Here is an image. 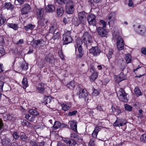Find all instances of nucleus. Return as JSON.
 Masks as SVG:
<instances>
[{"mask_svg": "<svg viewBox=\"0 0 146 146\" xmlns=\"http://www.w3.org/2000/svg\"><path fill=\"white\" fill-rule=\"evenodd\" d=\"M37 128H40L41 129H43L45 127V126L43 123H40L37 125Z\"/></svg>", "mask_w": 146, "mask_h": 146, "instance_id": "nucleus-57", "label": "nucleus"}, {"mask_svg": "<svg viewBox=\"0 0 146 146\" xmlns=\"http://www.w3.org/2000/svg\"><path fill=\"white\" fill-rule=\"evenodd\" d=\"M63 45L67 44L72 42V39L71 36V32L70 31H67L65 34L63 35Z\"/></svg>", "mask_w": 146, "mask_h": 146, "instance_id": "nucleus-5", "label": "nucleus"}, {"mask_svg": "<svg viewBox=\"0 0 146 146\" xmlns=\"http://www.w3.org/2000/svg\"><path fill=\"white\" fill-rule=\"evenodd\" d=\"M85 14L86 13L84 11L80 12L78 13L79 18L80 22L78 24L80 23H84L86 21Z\"/></svg>", "mask_w": 146, "mask_h": 146, "instance_id": "nucleus-14", "label": "nucleus"}, {"mask_svg": "<svg viewBox=\"0 0 146 146\" xmlns=\"http://www.w3.org/2000/svg\"><path fill=\"white\" fill-rule=\"evenodd\" d=\"M51 101L50 98L49 97H47L45 100V102H44V103H45L46 104H48V103H50Z\"/></svg>", "mask_w": 146, "mask_h": 146, "instance_id": "nucleus-58", "label": "nucleus"}, {"mask_svg": "<svg viewBox=\"0 0 146 146\" xmlns=\"http://www.w3.org/2000/svg\"><path fill=\"white\" fill-rule=\"evenodd\" d=\"M76 143V142L74 140L71 139L68 144L69 146H75Z\"/></svg>", "mask_w": 146, "mask_h": 146, "instance_id": "nucleus-48", "label": "nucleus"}, {"mask_svg": "<svg viewBox=\"0 0 146 146\" xmlns=\"http://www.w3.org/2000/svg\"><path fill=\"white\" fill-rule=\"evenodd\" d=\"M98 77V74L96 72H94L92 74L90 77V80L91 82H92L96 79Z\"/></svg>", "mask_w": 146, "mask_h": 146, "instance_id": "nucleus-28", "label": "nucleus"}, {"mask_svg": "<svg viewBox=\"0 0 146 146\" xmlns=\"http://www.w3.org/2000/svg\"><path fill=\"white\" fill-rule=\"evenodd\" d=\"M82 39L86 48H90L93 43L92 36L88 33L85 32L82 37Z\"/></svg>", "mask_w": 146, "mask_h": 146, "instance_id": "nucleus-2", "label": "nucleus"}, {"mask_svg": "<svg viewBox=\"0 0 146 146\" xmlns=\"http://www.w3.org/2000/svg\"><path fill=\"white\" fill-rule=\"evenodd\" d=\"M117 95L119 96V98L121 101L125 102L128 101L127 94L123 89L120 88L119 89V91Z\"/></svg>", "mask_w": 146, "mask_h": 146, "instance_id": "nucleus-6", "label": "nucleus"}, {"mask_svg": "<svg viewBox=\"0 0 146 146\" xmlns=\"http://www.w3.org/2000/svg\"><path fill=\"white\" fill-rule=\"evenodd\" d=\"M21 67L24 70H27L28 68V64H22Z\"/></svg>", "mask_w": 146, "mask_h": 146, "instance_id": "nucleus-61", "label": "nucleus"}, {"mask_svg": "<svg viewBox=\"0 0 146 146\" xmlns=\"http://www.w3.org/2000/svg\"><path fill=\"white\" fill-rule=\"evenodd\" d=\"M4 7L5 8H7L8 10H12L14 8L13 5L10 3H6Z\"/></svg>", "mask_w": 146, "mask_h": 146, "instance_id": "nucleus-36", "label": "nucleus"}, {"mask_svg": "<svg viewBox=\"0 0 146 146\" xmlns=\"http://www.w3.org/2000/svg\"><path fill=\"white\" fill-rule=\"evenodd\" d=\"M33 26L32 25L30 24L25 26L24 27V28L26 30V31H28L29 29L32 30L33 29Z\"/></svg>", "mask_w": 146, "mask_h": 146, "instance_id": "nucleus-47", "label": "nucleus"}, {"mask_svg": "<svg viewBox=\"0 0 146 146\" xmlns=\"http://www.w3.org/2000/svg\"><path fill=\"white\" fill-rule=\"evenodd\" d=\"M57 27L56 23L54 24H51V26L50 28L49 32L50 33H54L57 29Z\"/></svg>", "mask_w": 146, "mask_h": 146, "instance_id": "nucleus-24", "label": "nucleus"}, {"mask_svg": "<svg viewBox=\"0 0 146 146\" xmlns=\"http://www.w3.org/2000/svg\"><path fill=\"white\" fill-rule=\"evenodd\" d=\"M77 111L76 110H74L72 112H69L68 114V115L69 116H72L73 115H75L76 114Z\"/></svg>", "mask_w": 146, "mask_h": 146, "instance_id": "nucleus-54", "label": "nucleus"}, {"mask_svg": "<svg viewBox=\"0 0 146 146\" xmlns=\"http://www.w3.org/2000/svg\"><path fill=\"white\" fill-rule=\"evenodd\" d=\"M140 139L141 141L144 142H146V134H144L141 135Z\"/></svg>", "mask_w": 146, "mask_h": 146, "instance_id": "nucleus-45", "label": "nucleus"}, {"mask_svg": "<svg viewBox=\"0 0 146 146\" xmlns=\"http://www.w3.org/2000/svg\"><path fill=\"white\" fill-rule=\"evenodd\" d=\"M76 85V84L75 83V82L73 81L70 82L69 84H67V86L69 88L72 89Z\"/></svg>", "mask_w": 146, "mask_h": 146, "instance_id": "nucleus-35", "label": "nucleus"}, {"mask_svg": "<svg viewBox=\"0 0 146 146\" xmlns=\"http://www.w3.org/2000/svg\"><path fill=\"white\" fill-rule=\"evenodd\" d=\"M45 9L47 12L52 13L55 11V7L53 5H49L46 7Z\"/></svg>", "mask_w": 146, "mask_h": 146, "instance_id": "nucleus-17", "label": "nucleus"}, {"mask_svg": "<svg viewBox=\"0 0 146 146\" xmlns=\"http://www.w3.org/2000/svg\"><path fill=\"white\" fill-rule=\"evenodd\" d=\"M24 2V0H15V4L17 7H19V6L23 3Z\"/></svg>", "mask_w": 146, "mask_h": 146, "instance_id": "nucleus-38", "label": "nucleus"}, {"mask_svg": "<svg viewBox=\"0 0 146 146\" xmlns=\"http://www.w3.org/2000/svg\"><path fill=\"white\" fill-rule=\"evenodd\" d=\"M96 17L94 15L91 14L88 17V21L90 25L93 26L96 25Z\"/></svg>", "mask_w": 146, "mask_h": 146, "instance_id": "nucleus-12", "label": "nucleus"}, {"mask_svg": "<svg viewBox=\"0 0 146 146\" xmlns=\"http://www.w3.org/2000/svg\"><path fill=\"white\" fill-rule=\"evenodd\" d=\"M125 60L127 63H131V55L129 54H125Z\"/></svg>", "mask_w": 146, "mask_h": 146, "instance_id": "nucleus-32", "label": "nucleus"}, {"mask_svg": "<svg viewBox=\"0 0 146 146\" xmlns=\"http://www.w3.org/2000/svg\"><path fill=\"white\" fill-rule=\"evenodd\" d=\"M22 83L24 89H26L28 86L27 80L26 78H25L24 77L23 78Z\"/></svg>", "mask_w": 146, "mask_h": 146, "instance_id": "nucleus-37", "label": "nucleus"}, {"mask_svg": "<svg viewBox=\"0 0 146 146\" xmlns=\"http://www.w3.org/2000/svg\"><path fill=\"white\" fill-rule=\"evenodd\" d=\"M116 20L115 17L113 16L112 14H110L108 19L109 26L112 27L114 24Z\"/></svg>", "mask_w": 146, "mask_h": 146, "instance_id": "nucleus-13", "label": "nucleus"}, {"mask_svg": "<svg viewBox=\"0 0 146 146\" xmlns=\"http://www.w3.org/2000/svg\"><path fill=\"white\" fill-rule=\"evenodd\" d=\"M100 23L102 24L103 25V28H105L106 27V23L105 21L103 20H101L100 21Z\"/></svg>", "mask_w": 146, "mask_h": 146, "instance_id": "nucleus-62", "label": "nucleus"}, {"mask_svg": "<svg viewBox=\"0 0 146 146\" xmlns=\"http://www.w3.org/2000/svg\"><path fill=\"white\" fill-rule=\"evenodd\" d=\"M134 92L136 95L137 97L141 96L142 95V92L137 87L135 88L134 90Z\"/></svg>", "mask_w": 146, "mask_h": 146, "instance_id": "nucleus-29", "label": "nucleus"}, {"mask_svg": "<svg viewBox=\"0 0 146 146\" xmlns=\"http://www.w3.org/2000/svg\"><path fill=\"white\" fill-rule=\"evenodd\" d=\"M62 110L65 111L68 110L70 108V106H68L67 104H63L62 105Z\"/></svg>", "mask_w": 146, "mask_h": 146, "instance_id": "nucleus-43", "label": "nucleus"}, {"mask_svg": "<svg viewBox=\"0 0 146 146\" xmlns=\"http://www.w3.org/2000/svg\"><path fill=\"white\" fill-rule=\"evenodd\" d=\"M106 55L108 58L109 59L112 57V56L113 54V51L112 49L110 48L108 50H106Z\"/></svg>", "mask_w": 146, "mask_h": 146, "instance_id": "nucleus-25", "label": "nucleus"}, {"mask_svg": "<svg viewBox=\"0 0 146 146\" xmlns=\"http://www.w3.org/2000/svg\"><path fill=\"white\" fill-rule=\"evenodd\" d=\"M78 136V132L77 131H75L74 133H72L71 134V137L73 138H75L77 137Z\"/></svg>", "mask_w": 146, "mask_h": 146, "instance_id": "nucleus-51", "label": "nucleus"}, {"mask_svg": "<svg viewBox=\"0 0 146 146\" xmlns=\"http://www.w3.org/2000/svg\"><path fill=\"white\" fill-rule=\"evenodd\" d=\"M76 46H75L76 50V48L78 49V52L77 54V58H80L83 55V52L82 45V41L79 38H77L76 40Z\"/></svg>", "mask_w": 146, "mask_h": 146, "instance_id": "nucleus-3", "label": "nucleus"}, {"mask_svg": "<svg viewBox=\"0 0 146 146\" xmlns=\"http://www.w3.org/2000/svg\"><path fill=\"white\" fill-rule=\"evenodd\" d=\"M11 140L7 138L6 140V143L7 145H9L11 143Z\"/></svg>", "mask_w": 146, "mask_h": 146, "instance_id": "nucleus-63", "label": "nucleus"}, {"mask_svg": "<svg viewBox=\"0 0 146 146\" xmlns=\"http://www.w3.org/2000/svg\"><path fill=\"white\" fill-rule=\"evenodd\" d=\"M113 125L115 127H119L124 126V129H125L126 127L125 121L123 119L120 117L117 118L116 120L113 123Z\"/></svg>", "mask_w": 146, "mask_h": 146, "instance_id": "nucleus-7", "label": "nucleus"}, {"mask_svg": "<svg viewBox=\"0 0 146 146\" xmlns=\"http://www.w3.org/2000/svg\"><path fill=\"white\" fill-rule=\"evenodd\" d=\"M126 78V77L124 74L121 72L118 78H117V81L118 82H120L121 81L125 80Z\"/></svg>", "mask_w": 146, "mask_h": 146, "instance_id": "nucleus-26", "label": "nucleus"}, {"mask_svg": "<svg viewBox=\"0 0 146 146\" xmlns=\"http://www.w3.org/2000/svg\"><path fill=\"white\" fill-rule=\"evenodd\" d=\"M100 127L97 126L95 127L94 130L92 134V136L93 138L94 139L96 138L98 133L101 129Z\"/></svg>", "mask_w": 146, "mask_h": 146, "instance_id": "nucleus-19", "label": "nucleus"}, {"mask_svg": "<svg viewBox=\"0 0 146 146\" xmlns=\"http://www.w3.org/2000/svg\"><path fill=\"white\" fill-rule=\"evenodd\" d=\"M74 4L72 1H70L66 6V12L69 14L73 13L74 11Z\"/></svg>", "mask_w": 146, "mask_h": 146, "instance_id": "nucleus-8", "label": "nucleus"}, {"mask_svg": "<svg viewBox=\"0 0 146 146\" xmlns=\"http://www.w3.org/2000/svg\"><path fill=\"white\" fill-rule=\"evenodd\" d=\"M92 46L90 48H88L89 50L90 53H92L94 56H96L99 54L100 52V50L98 46Z\"/></svg>", "mask_w": 146, "mask_h": 146, "instance_id": "nucleus-11", "label": "nucleus"}, {"mask_svg": "<svg viewBox=\"0 0 146 146\" xmlns=\"http://www.w3.org/2000/svg\"><path fill=\"white\" fill-rule=\"evenodd\" d=\"M70 127L74 131H77V123L72 121H69Z\"/></svg>", "mask_w": 146, "mask_h": 146, "instance_id": "nucleus-20", "label": "nucleus"}, {"mask_svg": "<svg viewBox=\"0 0 146 146\" xmlns=\"http://www.w3.org/2000/svg\"><path fill=\"white\" fill-rule=\"evenodd\" d=\"M4 38L3 36H0V46H3L5 44Z\"/></svg>", "mask_w": 146, "mask_h": 146, "instance_id": "nucleus-44", "label": "nucleus"}, {"mask_svg": "<svg viewBox=\"0 0 146 146\" xmlns=\"http://www.w3.org/2000/svg\"><path fill=\"white\" fill-rule=\"evenodd\" d=\"M4 83L3 82L0 81V93L3 91V88Z\"/></svg>", "mask_w": 146, "mask_h": 146, "instance_id": "nucleus-56", "label": "nucleus"}, {"mask_svg": "<svg viewBox=\"0 0 146 146\" xmlns=\"http://www.w3.org/2000/svg\"><path fill=\"white\" fill-rule=\"evenodd\" d=\"M25 117L26 119L30 121L33 122L35 119V117L31 114H26Z\"/></svg>", "mask_w": 146, "mask_h": 146, "instance_id": "nucleus-23", "label": "nucleus"}, {"mask_svg": "<svg viewBox=\"0 0 146 146\" xmlns=\"http://www.w3.org/2000/svg\"><path fill=\"white\" fill-rule=\"evenodd\" d=\"M31 11V7L30 5L28 4H25L24 5L21 9V13L22 15L27 14L30 12Z\"/></svg>", "mask_w": 146, "mask_h": 146, "instance_id": "nucleus-10", "label": "nucleus"}, {"mask_svg": "<svg viewBox=\"0 0 146 146\" xmlns=\"http://www.w3.org/2000/svg\"><path fill=\"white\" fill-rule=\"evenodd\" d=\"M70 140L68 138H64L63 139L62 141L68 144Z\"/></svg>", "mask_w": 146, "mask_h": 146, "instance_id": "nucleus-59", "label": "nucleus"}, {"mask_svg": "<svg viewBox=\"0 0 146 146\" xmlns=\"http://www.w3.org/2000/svg\"><path fill=\"white\" fill-rule=\"evenodd\" d=\"M4 124L2 119H0V133H1Z\"/></svg>", "mask_w": 146, "mask_h": 146, "instance_id": "nucleus-55", "label": "nucleus"}, {"mask_svg": "<svg viewBox=\"0 0 146 146\" xmlns=\"http://www.w3.org/2000/svg\"><path fill=\"white\" fill-rule=\"evenodd\" d=\"M29 112L32 115H39V113L36 110L31 109L29 110Z\"/></svg>", "mask_w": 146, "mask_h": 146, "instance_id": "nucleus-41", "label": "nucleus"}, {"mask_svg": "<svg viewBox=\"0 0 146 146\" xmlns=\"http://www.w3.org/2000/svg\"><path fill=\"white\" fill-rule=\"evenodd\" d=\"M20 138L24 141H26L28 139V137L26 134L23 132H21L20 133Z\"/></svg>", "mask_w": 146, "mask_h": 146, "instance_id": "nucleus-31", "label": "nucleus"}, {"mask_svg": "<svg viewBox=\"0 0 146 146\" xmlns=\"http://www.w3.org/2000/svg\"><path fill=\"white\" fill-rule=\"evenodd\" d=\"M58 54L59 56L62 59H64V56L62 53V50L61 49L60 50L58 51Z\"/></svg>", "mask_w": 146, "mask_h": 146, "instance_id": "nucleus-50", "label": "nucleus"}, {"mask_svg": "<svg viewBox=\"0 0 146 146\" xmlns=\"http://www.w3.org/2000/svg\"><path fill=\"white\" fill-rule=\"evenodd\" d=\"M104 28L99 27L97 29V32L98 35L102 37H105L107 35V31Z\"/></svg>", "mask_w": 146, "mask_h": 146, "instance_id": "nucleus-15", "label": "nucleus"}, {"mask_svg": "<svg viewBox=\"0 0 146 146\" xmlns=\"http://www.w3.org/2000/svg\"><path fill=\"white\" fill-rule=\"evenodd\" d=\"M95 145L94 140L92 139L89 143V146H95Z\"/></svg>", "mask_w": 146, "mask_h": 146, "instance_id": "nucleus-52", "label": "nucleus"}, {"mask_svg": "<svg viewBox=\"0 0 146 146\" xmlns=\"http://www.w3.org/2000/svg\"><path fill=\"white\" fill-rule=\"evenodd\" d=\"M13 137L14 139H17L19 138L20 137V135L19 133L16 131L13 132Z\"/></svg>", "mask_w": 146, "mask_h": 146, "instance_id": "nucleus-46", "label": "nucleus"}, {"mask_svg": "<svg viewBox=\"0 0 146 146\" xmlns=\"http://www.w3.org/2000/svg\"><path fill=\"white\" fill-rule=\"evenodd\" d=\"M6 19L5 17L2 15H0V26L3 25L5 22Z\"/></svg>", "mask_w": 146, "mask_h": 146, "instance_id": "nucleus-39", "label": "nucleus"}, {"mask_svg": "<svg viewBox=\"0 0 146 146\" xmlns=\"http://www.w3.org/2000/svg\"><path fill=\"white\" fill-rule=\"evenodd\" d=\"M31 44L32 46L35 48H37L38 47H40L39 40L33 41V42H31Z\"/></svg>", "mask_w": 146, "mask_h": 146, "instance_id": "nucleus-30", "label": "nucleus"}, {"mask_svg": "<svg viewBox=\"0 0 146 146\" xmlns=\"http://www.w3.org/2000/svg\"><path fill=\"white\" fill-rule=\"evenodd\" d=\"M5 54V50L3 48H0V56H3Z\"/></svg>", "mask_w": 146, "mask_h": 146, "instance_id": "nucleus-53", "label": "nucleus"}, {"mask_svg": "<svg viewBox=\"0 0 146 146\" xmlns=\"http://www.w3.org/2000/svg\"><path fill=\"white\" fill-rule=\"evenodd\" d=\"M44 14V9H38L37 11V16L38 19H40L42 18Z\"/></svg>", "mask_w": 146, "mask_h": 146, "instance_id": "nucleus-21", "label": "nucleus"}, {"mask_svg": "<svg viewBox=\"0 0 146 146\" xmlns=\"http://www.w3.org/2000/svg\"><path fill=\"white\" fill-rule=\"evenodd\" d=\"M7 25L10 28L13 29L15 30H17L18 26L17 24L13 23H7Z\"/></svg>", "mask_w": 146, "mask_h": 146, "instance_id": "nucleus-27", "label": "nucleus"}, {"mask_svg": "<svg viewBox=\"0 0 146 146\" xmlns=\"http://www.w3.org/2000/svg\"><path fill=\"white\" fill-rule=\"evenodd\" d=\"M23 39H20L19 41L17 43V44L19 46L21 45L22 44H23Z\"/></svg>", "mask_w": 146, "mask_h": 146, "instance_id": "nucleus-64", "label": "nucleus"}, {"mask_svg": "<svg viewBox=\"0 0 146 146\" xmlns=\"http://www.w3.org/2000/svg\"><path fill=\"white\" fill-rule=\"evenodd\" d=\"M56 13L58 17H60L63 14L64 10L63 7H58L57 8Z\"/></svg>", "mask_w": 146, "mask_h": 146, "instance_id": "nucleus-18", "label": "nucleus"}, {"mask_svg": "<svg viewBox=\"0 0 146 146\" xmlns=\"http://www.w3.org/2000/svg\"><path fill=\"white\" fill-rule=\"evenodd\" d=\"M71 0H56V2L59 4L63 5L65 4H66Z\"/></svg>", "mask_w": 146, "mask_h": 146, "instance_id": "nucleus-34", "label": "nucleus"}, {"mask_svg": "<svg viewBox=\"0 0 146 146\" xmlns=\"http://www.w3.org/2000/svg\"><path fill=\"white\" fill-rule=\"evenodd\" d=\"M36 89L39 92L41 93H43L44 91V84L42 83H39L38 86L37 87Z\"/></svg>", "mask_w": 146, "mask_h": 146, "instance_id": "nucleus-22", "label": "nucleus"}, {"mask_svg": "<svg viewBox=\"0 0 146 146\" xmlns=\"http://www.w3.org/2000/svg\"><path fill=\"white\" fill-rule=\"evenodd\" d=\"M125 108L126 110L131 111L132 110V107L128 104H125Z\"/></svg>", "mask_w": 146, "mask_h": 146, "instance_id": "nucleus-42", "label": "nucleus"}, {"mask_svg": "<svg viewBox=\"0 0 146 146\" xmlns=\"http://www.w3.org/2000/svg\"><path fill=\"white\" fill-rule=\"evenodd\" d=\"M60 34L59 32H57L54 34L52 38L54 40H58L60 37Z\"/></svg>", "mask_w": 146, "mask_h": 146, "instance_id": "nucleus-40", "label": "nucleus"}, {"mask_svg": "<svg viewBox=\"0 0 146 146\" xmlns=\"http://www.w3.org/2000/svg\"><path fill=\"white\" fill-rule=\"evenodd\" d=\"M75 92L79 98L86 100L88 96V92L81 86H78Z\"/></svg>", "mask_w": 146, "mask_h": 146, "instance_id": "nucleus-1", "label": "nucleus"}, {"mask_svg": "<svg viewBox=\"0 0 146 146\" xmlns=\"http://www.w3.org/2000/svg\"><path fill=\"white\" fill-rule=\"evenodd\" d=\"M141 52L143 54L146 55V48H142L141 50Z\"/></svg>", "mask_w": 146, "mask_h": 146, "instance_id": "nucleus-60", "label": "nucleus"}, {"mask_svg": "<svg viewBox=\"0 0 146 146\" xmlns=\"http://www.w3.org/2000/svg\"><path fill=\"white\" fill-rule=\"evenodd\" d=\"M40 44V47H41L43 46L45 44V42L44 41L43 39H40L39 40Z\"/></svg>", "mask_w": 146, "mask_h": 146, "instance_id": "nucleus-49", "label": "nucleus"}, {"mask_svg": "<svg viewBox=\"0 0 146 146\" xmlns=\"http://www.w3.org/2000/svg\"><path fill=\"white\" fill-rule=\"evenodd\" d=\"M133 27L135 31L140 34L144 35L146 31V28L144 26L137 25H134Z\"/></svg>", "mask_w": 146, "mask_h": 146, "instance_id": "nucleus-9", "label": "nucleus"}, {"mask_svg": "<svg viewBox=\"0 0 146 146\" xmlns=\"http://www.w3.org/2000/svg\"><path fill=\"white\" fill-rule=\"evenodd\" d=\"M53 127L55 130L59 128H61L62 127L61 123L58 121L55 122Z\"/></svg>", "mask_w": 146, "mask_h": 146, "instance_id": "nucleus-33", "label": "nucleus"}, {"mask_svg": "<svg viewBox=\"0 0 146 146\" xmlns=\"http://www.w3.org/2000/svg\"><path fill=\"white\" fill-rule=\"evenodd\" d=\"M113 38L115 39H117V47L118 49L119 50L123 49L124 48L123 41L120 36H118V35L115 34V32L113 34Z\"/></svg>", "mask_w": 146, "mask_h": 146, "instance_id": "nucleus-4", "label": "nucleus"}, {"mask_svg": "<svg viewBox=\"0 0 146 146\" xmlns=\"http://www.w3.org/2000/svg\"><path fill=\"white\" fill-rule=\"evenodd\" d=\"M39 19L38 21V24L41 27L47 26L48 25V21L47 19L42 18Z\"/></svg>", "mask_w": 146, "mask_h": 146, "instance_id": "nucleus-16", "label": "nucleus"}]
</instances>
